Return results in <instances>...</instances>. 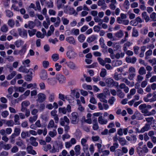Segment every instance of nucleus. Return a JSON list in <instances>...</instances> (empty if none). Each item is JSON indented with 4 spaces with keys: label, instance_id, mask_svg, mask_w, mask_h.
<instances>
[{
    "label": "nucleus",
    "instance_id": "f257e3e1",
    "mask_svg": "<svg viewBox=\"0 0 156 156\" xmlns=\"http://www.w3.org/2000/svg\"><path fill=\"white\" fill-rule=\"evenodd\" d=\"M105 82L107 86L110 87H112L114 86L117 87L119 85L117 82L115 81L112 79L110 78L106 79Z\"/></svg>",
    "mask_w": 156,
    "mask_h": 156
},
{
    "label": "nucleus",
    "instance_id": "f03ea898",
    "mask_svg": "<svg viewBox=\"0 0 156 156\" xmlns=\"http://www.w3.org/2000/svg\"><path fill=\"white\" fill-rule=\"evenodd\" d=\"M71 115L70 119L72 123L74 124H77L79 121L78 113L76 112H73L71 114Z\"/></svg>",
    "mask_w": 156,
    "mask_h": 156
},
{
    "label": "nucleus",
    "instance_id": "7ed1b4c3",
    "mask_svg": "<svg viewBox=\"0 0 156 156\" xmlns=\"http://www.w3.org/2000/svg\"><path fill=\"white\" fill-rule=\"evenodd\" d=\"M37 98L36 101L40 103L43 102L46 99V96L43 93H39L37 95Z\"/></svg>",
    "mask_w": 156,
    "mask_h": 156
},
{
    "label": "nucleus",
    "instance_id": "20e7f679",
    "mask_svg": "<svg viewBox=\"0 0 156 156\" xmlns=\"http://www.w3.org/2000/svg\"><path fill=\"white\" fill-rule=\"evenodd\" d=\"M56 78L60 84L64 83L66 80L65 77L63 75L60 74H57L56 75Z\"/></svg>",
    "mask_w": 156,
    "mask_h": 156
},
{
    "label": "nucleus",
    "instance_id": "39448f33",
    "mask_svg": "<svg viewBox=\"0 0 156 156\" xmlns=\"http://www.w3.org/2000/svg\"><path fill=\"white\" fill-rule=\"evenodd\" d=\"M154 120L152 117L147 118V130L152 127Z\"/></svg>",
    "mask_w": 156,
    "mask_h": 156
},
{
    "label": "nucleus",
    "instance_id": "423d86ee",
    "mask_svg": "<svg viewBox=\"0 0 156 156\" xmlns=\"http://www.w3.org/2000/svg\"><path fill=\"white\" fill-rule=\"evenodd\" d=\"M69 120L67 117L64 116L63 118H62L60 119V123L62 126H65V122L66 124H69Z\"/></svg>",
    "mask_w": 156,
    "mask_h": 156
},
{
    "label": "nucleus",
    "instance_id": "0eeeda50",
    "mask_svg": "<svg viewBox=\"0 0 156 156\" xmlns=\"http://www.w3.org/2000/svg\"><path fill=\"white\" fill-rule=\"evenodd\" d=\"M57 111L55 110H54L52 111L50 113L51 115L53 117L55 122L56 123L58 122L59 120V118L58 115L57 114Z\"/></svg>",
    "mask_w": 156,
    "mask_h": 156
},
{
    "label": "nucleus",
    "instance_id": "6e6552de",
    "mask_svg": "<svg viewBox=\"0 0 156 156\" xmlns=\"http://www.w3.org/2000/svg\"><path fill=\"white\" fill-rule=\"evenodd\" d=\"M97 97L100 99V100L102 102L107 103V101L105 99L106 96L103 93H101L98 94L97 95Z\"/></svg>",
    "mask_w": 156,
    "mask_h": 156
},
{
    "label": "nucleus",
    "instance_id": "1a4fd4ad",
    "mask_svg": "<svg viewBox=\"0 0 156 156\" xmlns=\"http://www.w3.org/2000/svg\"><path fill=\"white\" fill-rule=\"evenodd\" d=\"M87 140L85 138H82L81 140V144L83 147L84 152L85 150H87L88 149V145L86 144Z\"/></svg>",
    "mask_w": 156,
    "mask_h": 156
},
{
    "label": "nucleus",
    "instance_id": "9d476101",
    "mask_svg": "<svg viewBox=\"0 0 156 156\" xmlns=\"http://www.w3.org/2000/svg\"><path fill=\"white\" fill-rule=\"evenodd\" d=\"M26 149L27 151L29 154L33 155H35L37 154V152L35 150L33 149V147L31 145L27 146V147Z\"/></svg>",
    "mask_w": 156,
    "mask_h": 156
},
{
    "label": "nucleus",
    "instance_id": "9b49d317",
    "mask_svg": "<svg viewBox=\"0 0 156 156\" xmlns=\"http://www.w3.org/2000/svg\"><path fill=\"white\" fill-rule=\"evenodd\" d=\"M33 70L32 69H30L28 70L26 68L25 66H21L19 69L18 71L20 72L27 73L28 72H30L31 74H32V71Z\"/></svg>",
    "mask_w": 156,
    "mask_h": 156
},
{
    "label": "nucleus",
    "instance_id": "f8f14e48",
    "mask_svg": "<svg viewBox=\"0 0 156 156\" xmlns=\"http://www.w3.org/2000/svg\"><path fill=\"white\" fill-rule=\"evenodd\" d=\"M139 109L141 110L142 113L144 114L145 116L146 115V105L144 104L140 105L139 106Z\"/></svg>",
    "mask_w": 156,
    "mask_h": 156
},
{
    "label": "nucleus",
    "instance_id": "ddd939ff",
    "mask_svg": "<svg viewBox=\"0 0 156 156\" xmlns=\"http://www.w3.org/2000/svg\"><path fill=\"white\" fill-rule=\"evenodd\" d=\"M19 34V35L23 37H27V32L26 30L21 29H18Z\"/></svg>",
    "mask_w": 156,
    "mask_h": 156
},
{
    "label": "nucleus",
    "instance_id": "4468645a",
    "mask_svg": "<svg viewBox=\"0 0 156 156\" xmlns=\"http://www.w3.org/2000/svg\"><path fill=\"white\" fill-rule=\"evenodd\" d=\"M66 41L70 44H75V39L72 36L66 37Z\"/></svg>",
    "mask_w": 156,
    "mask_h": 156
},
{
    "label": "nucleus",
    "instance_id": "2eb2a0df",
    "mask_svg": "<svg viewBox=\"0 0 156 156\" xmlns=\"http://www.w3.org/2000/svg\"><path fill=\"white\" fill-rule=\"evenodd\" d=\"M66 55L70 59L74 58L77 55V54L75 52L72 51H67Z\"/></svg>",
    "mask_w": 156,
    "mask_h": 156
},
{
    "label": "nucleus",
    "instance_id": "dca6fc26",
    "mask_svg": "<svg viewBox=\"0 0 156 156\" xmlns=\"http://www.w3.org/2000/svg\"><path fill=\"white\" fill-rule=\"evenodd\" d=\"M98 4L99 6H101L102 9H105L107 7L105 0H99L98 2Z\"/></svg>",
    "mask_w": 156,
    "mask_h": 156
},
{
    "label": "nucleus",
    "instance_id": "f3484780",
    "mask_svg": "<svg viewBox=\"0 0 156 156\" xmlns=\"http://www.w3.org/2000/svg\"><path fill=\"white\" fill-rule=\"evenodd\" d=\"M67 66L70 69L72 70H75L77 69V66L72 62H69L67 64Z\"/></svg>",
    "mask_w": 156,
    "mask_h": 156
},
{
    "label": "nucleus",
    "instance_id": "a211bd4d",
    "mask_svg": "<svg viewBox=\"0 0 156 156\" xmlns=\"http://www.w3.org/2000/svg\"><path fill=\"white\" fill-rule=\"evenodd\" d=\"M16 144L19 146H23V147L22 149H25L26 148V145L24 144L23 141L20 139V138H19L18 139V141H17L16 142Z\"/></svg>",
    "mask_w": 156,
    "mask_h": 156
},
{
    "label": "nucleus",
    "instance_id": "6ab92c4d",
    "mask_svg": "<svg viewBox=\"0 0 156 156\" xmlns=\"http://www.w3.org/2000/svg\"><path fill=\"white\" fill-rule=\"evenodd\" d=\"M98 122L101 125H104L106 124L108 121L106 119H103L102 116H101L98 118Z\"/></svg>",
    "mask_w": 156,
    "mask_h": 156
},
{
    "label": "nucleus",
    "instance_id": "aec40b11",
    "mask_svg": "<svg viewBox=\"0 0 156 156\" xmlns=\"http://www.w3.org/2000/svg\"><path fill=\"white\" fill-rule=\"evenodd\" d=\"M30 144L33 146L36 147L38 145V143L37 142L36 138L31 136L30 138Z\"/></svg>",
    "mask_w": 156,
    "mask_h": 156
},
{
    "label": "nucleus",
    "instance_id": "412c9836",
    "mask_svg": "<svg viewBox=\"0 0 156 156\" xmlns=\"http://www.w3.org/2000/svg\"><path fill=\"white\" fill-rule=\"evenodd\" d=\"M119 145L117 142H115L113 144V145L111 146L110 148V150L111 151L113 152L115 151V150L119 147Z\"/></svg>",
    "mask_w": 156,
    "mask_h": 156
},
{
    "label": "nucleus",
    "instance_id": "4be33fe9",
    "mask_svg": "<svg viewBox=\"0 0 156 156\" xmlns=\"http://www.w3.org/2000/svg\"><path fill=\"white\" fill-rule=\"evenodd\" d=\"M122 82H125L127 85L129 87H132L134 85L133 82H130L128 79L126 78H123L122 80Z\"/></svg>",
    "mask_w": 156,
    "mask_h": 156
},
{
    "label": "nucleus",
    "instance_id": "5701e85b",
    "mask_svg": "<svg viewBox=\"0 0 156 156\" xmlns=\"http://www.w3.org/2000/svg\"><path fill=\"white\" fill-rule=\"evenodd\" d=\"M117 95L120 98H124L125 96L124 93L122 92V90L118 89L117 90Z\"/></svg>",
    "mask_w": 156,
    "mask_h": 156
},
{
    "label": "nucleus",
    "instance_id": "b1692460",
    "mask_svg": "<svg viewBox=\"0 0 156 156\" xmlns=\"http://www.w3.org/2000/svg\"><path fill=\"white\" fill-rule=\"evenodd\" d=\"M49 95L48 96V100L49 102H51L54 101L55 99V94L53 93H50L48 92Z\"/></svg>",
    "mask_w": 156,
    "mask_h": 156
},
{
    "label": "nucleus",
    "instance_id": "393cba45",
    "mask_svg": "<svg viewBox=\"0 0 156 156\" xmlns=\"http://www.w3.org/2000/svg\"><path fill=\"white\" fill-rule=\"evenodd\" d=\"M30 136L28 131H23L21 133V136L23 139H25L27 137H29Z\"/></svg>",
    "mask_w": 156,
    "mask_h": 156
},
{
    "label": "nucleus",
    "instance_id": "a878e982",
    "mask_svg": "<svg viewBox=\"0 0 156 156\" xmlns=\"http://www.w3.org/2000/svg\"><path fill=\"white\" fill-rule=\"evenodd\" d=\"M41 78L43 80H45L47 78V72L44 70H43L41 74Z\"/></svg>",
    "mask_w": 156,
    "mask_h": 156
},
{
    "label": "nucleus",
    "instance_id": "bb28decb",
    "mask_svg": "<svg viewBox=\"0 0 156 156\" xmlns=\"http://www.w3.org/2000/svg\"><path fill=\"white\" fill-rule=\"evenodd\" d=\"M74 149L75 151L76 154V155H79L80 154V147L79 145H76Z\"/></svg>",
    "mask_w": 156,
    "mask_h": 156
},
{
    "label": "nucleus",
    "instance_id": "cd10ccee",
    "mask_svg": "<svg viewBox=\"0 0 156 156\" xmlns=\"http://www.w3.org/2000/svg\"><path fill=\"white\" fill-rule=\"evenodd\" d=\"M136 92L135 89L133 88L131 89L129 93L127 95V97L128 98L130 99L131 98L132 96L134 95Z\"/></svg>",
    "mask_w": 156,
    "mask_h": 156
},
{
    "label": "nucleus",
    "instance_id": "c85d7f7f",
    "mask_svg": "<svg viewBox=\"0 0 156 156\" xmlns=\"http://www.w3.org/2000/svg\"><path fill=\"white\" fill-rule=\"evenodd\" d=\"M96 38V36L95 35H93L87 38V41L88 42L90 43L93 41Z\"/></svg>",
    "mask_w": 156,
    "mask_h": 156
},
{
    "label": "nucleus",
    "instance_id": "c756f323",
    "mask_svg": "<svg viewBox=\"0 0 156 156\" xmlns=\"http://www.w3.org/2000/svg\"><path fill=\"white\" fill-rule=\"evenodd\" d=\"M26 44H25L24 46L23 47L21 50L19 51V54L21 55H22L24 54L26 51Z\"/></svg>",
    "mask_w": 156,
    "mask_h": 156
},
{
    "label": "nucleus",
    "instance_id": "7c9ffc66",
    "mask_svg": "<svg viewBox=\"0 0 156 156\" xmlns=\"http://www.w3.org/2000/svg\"><path fill=\"white\" fill-rule=\"evenodd\" d=\"M140 53L139 54V56L140 57H143L144 55V52L146 49L145 46H143L140 48Z\"/></svg>",
    "mask_w": 156,
    "mask_h": 156
},
{
    "label": "nucleus",
    "instance_id": "2f4dec72",
    "mask_svg": "<svg viewBox=\"0 0 156 156\" xmlns=\"http://www.w3.org/2000/svg\"><path fill=\"white\" fill-rule=\"evenodd\" d=\"M86 38V36L83 34H80L78 37V40L79 42H83Z\"/></svg>",
    "mask_w": 156,
    "mask_h": 156
},
{
    "label": "nucleus",
    "instance_id": "473e14b6",
    "mask_svg": "<svg viewBox=\"0 0 156 156\" xmlns=\"http://www.w3.org/2000/svg\"><path fill=\"white\" fill-rule=\"evenodd\" d=\"M123 153L120 149H118L114 152V155L116 156H120L123 155Z\"/></svg>",
    "mask_w": 156,
    "mask_h": 156
},
{
    "label": "nucleus",
    "instance_id": "72a5a7b5",
    "mask_svg": "<svg viewBox=\"0 0 156 156\" xmlns=\"http://www.w3.org/2000/svg\"><path fill=\"white\" fill-rule=\"evenodd\" d=\"M107 74L106 70L104 68L101 69V71L100 73V75L102 77H104Z\"/></svg>",
    "mask_w": 156,
    "mask_h": 156
},
{
    "label": "nucleus",
    "instance_id": "f704fd0d",
    "mask_svg": "<svg viewBox=\"0 0 156 156\" xmlns=\"http://www.w3.org/2000/svg\"><path fill=\"white\" fill-rule=\"evenodd\" d=\"M14 117V121L15 124L19 125L20 124V122L18 121L20 120V117L19 115L18 114H16L15 115Z\"/></svg>",
    "mask_w": 156,
    "mask_h": 156
},
{
    "label": "nucleus",
    "instance_id": "c9c22d12",
    "mask_svg": "<svg viewBox=\"0 0 156 156\" xmlns=\"http://www.w3.org/2000/svg\"><path fill=\"white\" fill-rule=\"evenodd\" d=\"M16 73L15 71H13L11 74L8 75L6 77V79L8 80H10L13 78L16 74Z\"/></svg>",
    "mask_w": 156,
    "mask_h": 156
},
{
    "label": "nucleus",
    "instance_id": "e433bc0d",
    "mask_svg": "<svg viewBox=\"0 0 156 156\" xmlns=\"http://www.w3.org/2000/svg\"><path fill=\"white\" fill-rule=\"evenodd\" d=\"M138 73L140 75H143L146 74V70L143 67H141L139 69Z\"/></svg>",
    "mask_w": 156,
    "mask_h": 156
},
{
    "label": "nucleus",
    "instance_id": "4c0bfd02",
    "mask_svg": "<svg viewBox=\"0 0 156 156\" xmlns=\"http://www.w3.org/2000/svg\"><path fill=\"white\" fill-rule=\"evenodd\" d=\"M5 124L8 126H13L14 125V122L12 120H10L6 121Z\"/></svg>",
    "mask_w": 156,
    "mask_h": 156
},
{
    "label": "nucleus",
    "instance_id": "58836bf2",
    "mask_svg": "<svg viewBox=\"0 0 156 156\" xmlns=\"http://www.w3.org/2000/svg\"><path fill=\"white\" fill-rule=\"evenodd\" d=\"M123 35V34L122 30H120L115 34V36L118 38H121Z\"/></svg>",
    "mask_w": 156,
    "mask_h": 156
},
{
    "label": "nucleus",
    "instance_id": "ea45409f",
    "mask_svg": "<svg viewBox=\"0 0 156 156\" xmlns=\"http://www.w3.org/2000/svg\"><path fill=\"white\" fill-rule=\"evenodd\" d=\"M5 12L6 16L9 18L12 17L13 16V12L9 10H6Z\"/></svg>",
    "mask_w": 156,
    "mask_h": 156
},
{
    "label": "nucleus",
    "instance_id": "a19ab883",
    "mask_svg": "<svg viewBox=\"0 0 156 156\" xmlns=\"http://www.w3.org/2000/svg\"><path fill=\"white\" fill-rule=\"evenodd\" d=\"M55 126V123L54 121L53 120H51L49 122L47 128L48 129L53 128Z\"/></svg>",
    "mask_w": 156,
    "mask_h": 156
},
{
    "label": "nucleus",
    "instance_id": "79ce46f5",
    "mask_svg": "<svg viewBox=\"0 0 156 156\" xmlns=\"http://www.w3.org/2000/svg\"><path fill=\"white\" fill-rule=\"evenodd\" d=\"M36 32V30L35 29H33L31 30H28V32L30 37L34 35Z\"/></svg>",
    "mask_w": 156,
    "mask_h": 156
},
{
    "label": "nucleus",
    "instance_id": "37998d69",
    "mask_svg": "<svg viewBox=\"0 0 156 156\" xmlns=\"http://www.w3.org/2000/svg\"><path fill=\"white\" fill-rule=\"evenodd\" d=\"M132 36L134 37H137L138 36V32L135 28L133 29Z\"/></svg>",
    "mask_w": 156,
    "mask_h": 156
},
{
    "label": "nucleus",
    "instance_id": "c03bdc74",
    "mask_svg": "<svg viewBox=\"0 0 156 156\" xmlns=\"http://www.w3.org/2000/svg\"><path fill=\"white\" fill-rule=\"evenodd\" d=\"M8 24L10 27H13L15 25V22L13 20L10 19L8 21Z\"/></svg>",
    "mask_w": 156,
    "mask_h": 156
},
{
    "label": "nucleus",
    "instance_id": "a18cd8bd",
    "mask_svg": "<svg viewBox=\"0 0 156 156\" xmlns=\"http://www.w3.org/2000/svg\"><path fill=\"white\" fill-rule=\"evenodd\" d=\"M71 32L72 34L77 36L79 34V30L78 29H73L71 30Z\"/></svg>",
    "mask_w": 156,
    "mask_h": 156
},
{
    "label": "nucleus",
    "instance_id": "49530a36",
    "mask_svg": "<svg viewBox=\"0 0 156 156\" xmlns=\"http://www.w3.org/2000/svg\"><path fill=\"white\" fill-rule=\"evenodd\" d=\"M37 115H34L33 117H30L29 121L30 123H33L37 120Z\"/></svg>",
    "mask_w": 156,
    "mask_h": 156
},
{
    "label": "nucleus",
    "instance_id": "de8ad7c7",
    "mask_svg": "<svg viewBox=\"0 0 156 156\" xmlns=\"http://www.w3.org/2000/svg\"><path fill=\"white\" fill-rule=\"evenodd\" d=\"M12 147V145L10 144H4L3 146V148L5 150H9Z\"/></svg>",
    "mask_w": 156,
    "mask_h": 156
},
{
    "label": "nucleus",
    "instance_id": "09e8293b",
    "mask_svg": "<svg viewBox=\"0 0 156 156\" xmlns=\"http://www.w3.org/2000/svg\"><path fill=\"white\" fill-rule=\"evenodd\" d=\"M8 30V28L6 25H3L1 28V30L3 32L5 33Z\"/></svg>",
    "mask_w": 156,
    "mask_h": 156
},
{
    "label": "nucleus",
    "instance_id": "8fccbe9b",
    "mask_svg": "<svg viewBox=\"0 0 156 156\" xmlns=\"http://www.w3.org/2000/svg\"><path fill=\"white\" fill-rule=\"evenodd\" d=\"M123 5L126 9H128L129 8V2L128 0H125Z\"/></svg>",
    "mask_w": 156,
    "mask_h": 156
},
{
    "label": "nucleus",
    "instance_id": "3c124183",
    "mask_svg": "<svg viewBox=\"0 0 156 156\" xmlns=\"http://www.w3.org/2000/svg\"><path fill=\"white\" fill-rule=\"evenodd\" d=\"M26 154L25 151L19 152L14 155L13 156H24Z\"/></svg>",
    "mask_w": 156,
    "mask_h": 156
},
{
    "label": "nucleus",
    "instance_id": "603ef678",
    "mask_svg": "<svg viewBox=\"0 0 156 156\" xmlns=\"http://www.w3.org/2000/svg\"><path fill=\"white\" fill-rule=\"evenodd\" d=\"M115 100L116 99L115 98L112 96L108 100V102L110 105H112L113 104L114 102L115 101Z\"/></svg>",
    "mask_w": 156,
    "mask_h": 156
},
{
    "label": "nucleus",
    "instance_id": "864d4df0",
    "mask_svg": "<svg viewBox=\"0 0 156 156\" xmlns=\"http://www.w3.org/2000/svg\"><path fill=\"white\" fill-rule=\"evenodd\" d=\"M30 104V102L28 101H23L21 104V106L25 107H27Z\"/></svg>",
    "mask_w": 156,
    "mask_h": 156
},
{
    "label": "nucleus",
    "instance_id": "5fc2aeb1",
    "mask_svg": "<svg viewBox=\"0 0 156 156\" xmlns=\"http://www.w3.org/2000/svg\"><path fill=\"white\" fill-rule=\"evenodd\" d=\"M52 58L54 61H56L59 59V55L57 54H54L52 55Z\"/></svg>",
    "mask_w": 156,
    "mask_h": 156
},
{
    "label": "nucleus",
    "instance_id": "6e6d98bb",
    "mask_svg": "<svg viewBox=\"0 0 156 156\" xmlns=\"http://www.w3.org/2000/svg\"><path fill=\"white\" fill-rule=\"evenodd\" d=\"M98 60L99 63L102 66H104L105 65V60L103 59L101 57L98 58Z\"/></svg>",
    "mask_w": 156,
    "mask_h": 156
},
{
    "label": "nucleus",
    "instance_id": "4d7b16f0",
    "mask_svg": "<svg viewBox=\"0 0 156 156\" xmlns=\"http://www.w3.org/2000/svg\"><path fill=\"white\" fill-rule=\"evenodd\" d=\"M70 13L71 14H74L76 16L78 14L77 12H76V11L74 8H71L69 9Z\"/></svg>",
    "mask_w": 156,
    "mask_h": 156
},
{
    "label": "nucleus",
    "instance_id": "13d9d810",
    "mask_svg": "<svg viewBox=\"0 0 156 156\" xmlns=\"http://www.w3.org/2000/svg\"><path fill=\"white\" fill-rule=\"evenodd\" d=\"M9 114L8 112L6 110L2 112L1 113L2 116L4 118H6L8 115Z\"/></svg>",
    "mask_w": 156,
    "mask_h": 156
},
{
    "label": "nucleus",
    "instance_id": "bf43d9fd",
    "mask_svg": "<svg viewBox=\"0 0 156 156\" xmlns=\"http://www.w3.org/2000/svg\"><path fill=\"white\" fill-rule=\"evenodd\" d=\"M25 79L27 81H30L32 79V76L31 75H27L25 76Z\"/></svg>",
    "mask_w": 156,
    "mask_h": 156
},
{
    "label": "nucleus",
    "instance_id": "052dcab7",
    "mask_svg": "<svg viewBox=\"0 0 156 156\" xmlns=\"http://www.w3.org/2000/svg\"><path fill=\"white\" fill-rule=\"evenodd\" d=\"M49 134L51 137H53L56 135V131L55 130H54L53 131H50L49 133Z\"/></svg>",
    "mask_w": 156,
    "mask_h": 156
},
{
    "label": "nucleus",
    "instance_id": "680f3d73",
    "mask_svg": "<svg viewBox=\"0 0 156 156\" xmlns=\"http://www.w3.org/2000/svg\"><path fill=\"white\" fill-rule=\"evenodd\" d=\"M55 67L56 70L59 71L62 68V66L60 65H59L58 63H56L55 64Z\"/></svg>",
    "mask_w": 156,
    "mask_h": 156
},
{
    "label": "nucleus",
    "instance_id": "e2e57ef3",
    "mask_svg": "<svg viewBox=\"0 0 156 156\" xmlns=\"http://www.w3.org/2000/svg\"><path fill=\"white\" fill-rule=\"evenodd\" d=\"M36 36L38 38H43L44 37V35L40 31H38L36 34Z\"/></svg>",
    "mask_w": 156,
    "mask_h": 156
},
{
    "label": "nucleus",
    "instance_id": "0e129e2a",
    "mask_svg": "<svg viewBox=\"0 0 156 156\" xmlns=\"http://www.w3.org/2000/svg\"><path fill=\"white\" fill-rule=\"evenodd\" d=\"M20 129L19 128H15L14 129V133L18 136L19 135L20 132Z\"/></svg>",
    "mask_w": 156,
    "mask_h": 156
},
{
    "label": "nucleus",
    "instance_id": "69168bd1",
    "mask_svg": "<svg viewBox=\"0 0 156 156\" xmlns=\"http://www.w3.org/2000/svg\"><path fill=\"white\" fill-rule=\"evenodd\" d=\"M62 20L63 22V24L65 25H67L69 22V20L67 19L66 18H62Z\"/></svg>",
    "mask_w": 156,
    "mask_h": 156
},
{
    "label": "nucleus",
    "instance_id": "338daca9",
    "mask_svg": "<svg viewBox=\"0 0 156 156\" xmlns=\"http://www.w3.org/2000/svg\"><path fill=\"white\" fill-rule=\"evenodd\" d=\"M156 13L154 12H153L150 15V17L152 20L154 21H156Z\"/></svg>",
    "mask_w": 156,
    "mask_h": 156
},
{
    "label": "nucleus",
    "instance_id": "774afa93",
    "mask_svg": "<svg viewBox=\"0 0 156 156\" xmlns=\"http://www.w3.org/2000/svg\"><path fill=\"white\" fill-rule=\"evenodd\" d=\"M148 62L152 65H155L156 64V59L154 58L152 59H149Z\"/></svg>",
    "mask_w": 156,
    "mask_h": 156
}]
</instances>
